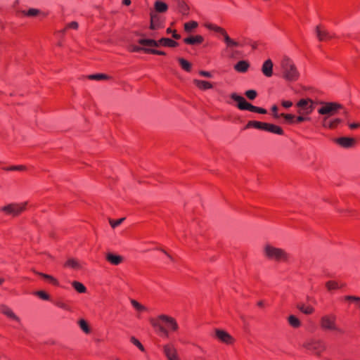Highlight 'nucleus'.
<instances>
[{
    "label": "nucleus",
    "mask_w": 360,
    "mask_h": 360,
    "mask_svg": "<svg viewBox=\"0 0 360 360\" xmlns=\"http://www.w3.org/2000/svg\"><path fill=\"white\" fill-rule=\"evenodd\" d=\"M72 285L78 292L84 293L86 291V287L80 282L73 281Z\"/></svg>",
    "instance_id": "32"
},
{
    "label": "nucleus",
    "mask_w": 360,
    "mask_h": 360,
    "mask_svg": "<svg viewBox=\"0 0 360 360\" xmlns=\"http://www.w3.org/2000/svg\"><path fill=\"white\" fill-rule=\"evenodd\" d=\"M264 255L266 258L276 262H287L288 259V254L284 250L270 244L264 245Z\"/></svg>",
    "instance_id": "3"
},
{
    "label": "nucleus",
    "mask_w": 360,
    "mask_h": 360,
    "mask_svg": "<svg viewBox=\"0 0 360 360\" xmlns=\"http://www.w3.org/2000/svg\"><path fill=\"white\" fill-rule=\"evenodd\" d=\"M146 46H143V47H140L136 45H131L129 47V50L133 52H139L141 51H144V49H147L145 47Z\"/></svg>",
    "instance_id": "46"
},
{
    "label": "nucleus",
    "mask_w": 360,
    "mask_h": 360,
    "mask_svg": "<svg viewBox=\"0 0 360 360\" xmlns=\"http://www.w3.org/2000/svg\"><path fill=\"white\" fill-rule=\"evenodd\" d=\"M342 120L341 118H334L329 122H327V117H324L323 118V127L329 128V129H335L336 128L341 122Z\"/></svg>",
    "instance_id": "19"
},
{
    "label": "nucleus",
    "mask_w": 360,
    "mask_h": 360,
    "mask_svg": "<svg viewBox=\"0 0 360 360\" xmlns=\"http://www.w3.org/2000/svg\"><path fill=\"white\" fill-rule=\"evenodd\" d=\"M335 315H325L321 318L320 326L323 330L342 333L343 330L336 325Z\"/></svg>",
    "instance_id": "8"
},
{
    "label": "nucleus",
    "mask_w": 360,
    "mask_h": 360,
    "mask_svg": "<svg viewBox=\"0 0 360 360\" xmlns=\"http://www.w3.org/2000/svg\"><path fill=\"white\" fill-rule=\"evenodd\" d=\"M250 67V63L246 60H240L234 65V69L239 72H245Z\"/></svg>",
    "instance_id": "22"
},
{
    "label": "nucleus",
    "mask_w": 360,
    "mask_h": 360,
    "mask_svg": "<svg viewBox=\"0 0 360 360\" xmlns=\"http://www.w3.org/2000/svg\"><path fill=\"white\" fill-rule=\"evenodd\" d=\"M150 323L165 337L169 336V330L176 331L179 328L176 321L172 316L166 314H160L156 319L153 318L150 319Z\"/></svg>",
    "instance_id": "2"
},
{
    "label": "nucleus",
    "mask_w": 360,
    "mask_h": 360,
    "mask_svg": "<svg viewBox=\"0 0 360 360\" xmlns=\"http://www.w3.org/2000/svg\"><path fill=\"white\" fill-rule=\"evenodd\" d=\"M303 347L317 355H320L326 349L323 342L317 339H309L306 340L303 344Z\"/></svg>",
    "instance_id": "11"
},
{
    "label": "nucleus",
    "mask_w": 360,
    "mask_h": 360,
    "mask_svg": "<svg viewBox=\"0 0 360 360\" xmlns=\"http://www.w3.org/2000/svg\"><path fill=\"white\" fill-rule=\"evenodd\" d=\"M267 131L278 135L283 134V130L280 127L273 124H269V128L267 129Z\"/></svg>",
    "instance_id": "29"
},
{
    "label": "nucleus",
    "mask_w": 360,
    "mask_h": 360,
    "mask_svg": "<svg viewBox=\"0 0 360 360\" xmlns=\"http://www.w3.org/2000/svg\"><path fill=\"white\" fill-rule=\"evenodd\" d=\"M271 110H272V111H273V112H274L273 116H274L275 118L278 119V118H279V117H281V114H278V112H277V111H278V107H277L276 105H274V106L272 107Z\"/></svg>",
    "instance_id": "49"
},
{
    "label": "nucleus",
    "mask_w": 360,
    "mask_h": 360,
    "mask_svg": "<svg viewBox=\"0 0 360 360\" xmlns=\"http://www.w3.org/2000/svg\"><path fill=\"white\" fill-rule=\"evenodd\" d=\"M34 295H37L38 297H39L41 299H42L44 300H49V295L44 291H41V290L37 291L34 292Z\"/></svg>",
    "instance_id": "42"
},
{
    "label": "nucleus",
    "mask_w": 360,
    "mask_h": 360,
    "mask_svg": "<svg viewBox=\"0 0 360 360\" xmlns=\"http://www.w3.org/2000/svg\"><path fill=\"white\" fill-rule=\"evenodd\" d=\"M89 79L94 80H101L105 79L108 78V76L104 74H96V75H89Z\"/></svg>",
    "instance_id": "38"
},
{
    "label": "nucleus",
    "mask_w": 360,
    "mask_h": 360,
    "mask_svg": "<svg viewBox=\"0 0 360 360\" xmlns=\"http://www.w3.org/2000/svg\"><path fill=\"white\" fill-rule=\"evenodd\" d=\"M0 311L2 314L10 318L11 319L20 323V319L13 311V310L6 305L0 307Z\"/></svg>",
    "instance_id": "18"
},
{
    "label": "nucleus",
    "mask_w": 360,
    "mask_h": 360,
    "mask_svg": "<svg viewBox=\"0 0 360 360\" xmlns=\"http://www.w3.org/2000/svg\"><path fill=\"white\" fill-rule=\"evenodd\" d=\"M27 204L26 202L21 203H8L1 207L0 210L7 215L15 217L20 215L26 209Z\"/></svg>",
    "instance_id": "7"
},
{
    "label": "nucleus",
    "mask_w": 360,
    "mask_h": 360,
    "mask_svg": "<svg viewBox=\"0 0 360 360\" xmlns=\"http://www.w3.org/2000/svg\"><path fill=\"white\" fill-rule=\"evenodd\" d=\"M254 121H249L245 126V129H248L250 127H254Z\"/></svg>",
    "instance_id": "57"
},
{
    "label": "nucleus",
    "mask_w": 360,
    "mask_h": 360,
    "mask_svg": "<svg viewBox=\"0 0 360 360\" xmlns=\"http://www.w3.org/2000/svg\"><path fill=\"white\" fill-rule=\"evenodd\" d=\"M257 305H258L259 307H263L264 303H263V302H262V301H259V302H257Z\"/></svg>",
    "instance_id": "61"
},
{
    "label": "nucleus",
    "mask_w": 360,
    "mask_h": 360,
    "mask_svg": "<svg viewBox=\"0 0 360 360\" xmlns=\"http://www.w3.org/2000/svg\"><path fill=\"white\" fill-rule=\"evenodd\" d=\"M198 24L195 21H191L184 24V30L187 32H190L192 30L196 28Z\"/></svg>",
    "instance_id": "34"
},
{
    "label": "nucleus",
    "mask_w": 360,
    "mask_h": 360,
    "mask_svg": "<svg viewBox=\"0 0 360 360\" xmlns=\"http://www.w3.org/2000/svg\"><path fill=\"white\" fill-rule=\"evenodd\" d=\"M144 52L161 56L165 55V53L162 51H158L152 49H144Z\"/></svg>",
    "instance_id": "44"
},
{
    "label": "nucleus",
    "mask_w": 360,
    "mask_h": 360,
    "mask_svg": "<svg viewBox=\"0 0 360 360\" xmlns=\"http://www.w3.org/2000/svg\"><path fill=\"white\" fill-rule=\"evenodd\" d=\"M123 4L126 6H129L131 4V0H123Z\"/></svg>",
    "instance_id": "60"
},
{
    "label": "nucleus",
    "mask_w": 360,
    "mask_h": 360,
    "mask_svg": "<svg viewBox=\"0 0 360 360\" xmlns=\"http://www.w3.org/2000/svg\"><path fill=\"white\" fill-rule=\"evenodd\" d=\"M321 108L318 109L319 114L324 115L327 118L335 115L338 110L344 109L343 106L336 102H320Z\"/></svg>",
    "instance_id": "5"
},
{
    "label": "nucleus",
    "mask_w": 360,
    "mask_h": 360,
    "mask_svg": "<svg viewBox=\"0 0 360 360\" xmlns=\"http://www.w3.org/2000/svg\"><path fill=\"white\" fill-rule=\"evenodd\" d=\"M193 82L200 89L205 90L207 89H211L212 87V85L210 82L206 81L194 79Z\"/></svg>",
    "instance_id": "25"
},
{
    "label": "nucleus",
    "mask_w": 360,
    "mask_h": 360,
    "mask_svg": "<svg viewBox=\"0 0 360 360\" xmlns=\"http://www.w3.org/2000/svg\"><path fill=\"white\" fill-rule=\"evenodd\" d=\"M315 32L318 39L321 41H326L334 37V35L330 34L328 30L322 29L320 25L316 27Z\"/></svg>",
    "instance_id": "14"
},
{
    "label": "nucleus",
    "mask_w": 360,
    "mask_h": 360,
    "mask_svg": "<svg viewBox=\"0 0 360 360\" xmlns=\"http://www.w3.org/2000/svg\"><path fill=\"white\" fill-rule=\"evenodd\" d=\"M215 335L221 342L230 345L234 342V338L225 330L215 329Z\"/></svg>",
    "instance_id": "12"
},
{
    "label": "nucleus",
    "mask_w": 360,
    "mask_h": 360,
    "mask_svg": "<svg viewBox=\"0 0 360 360\" xmlns=\"http://www.w3.org/2000/svg\"><path fill=\"white\" fill-rule=\"evenodd\" d=\"M335 142L340 146L349 148H352L355 143V139L349 137H340L335 139Z\"/></svg>",
    "instance_id": "16"
},
{
    "label": "nucleus",
    "mask_w": 360,
    "mask_h": 360,
    "mask_svg": "<svg viewBox=\"0 0 360 360\" xmlns=\"http://www.w3.org/2000/svg\"><path fill=\"white\" fill-rule=\"evenodd\" d=\"M139 43L142 46L149 47H158L160 45H163L169 47H175L178 43L169 38H162L158 41L150 39H141L139 40Z\"/></svg>",
    "instance_id": "9"
},
{
    "label": "nucleus",
    "mask_w": 360,
    "mask_h": 360,
    "mask_svg": "<svg viewBox=\"0 0 360 360\" xmlns=\"http://www.w3.org/2000/svg\"><path fill=\"white\" fill-rule=\"evenodd\" d=\"M310 117L304 115H299V116L297 117L295 122H302L306 120H309Z\"/></svg>",
    "instance_id": "47"
},
{
    "label": "nucleus",
    "mask_w": 360,
    "mask_h": 360,
    "mask_svg": "<svg viewBox=\"0 0 360 360\" xmlns=\"http://www.w3.org/2000/svg\"><path fill=\"white\" fill-rule=\"evenodd\" d=\"M155 9L158 13H165L168 9V6L163 1H156L154 4Z\"/></svg>",
    "instance_id": "23"
},
{
    "label": "nucleus",
    "mask_w": 360,
    "mask_h": 360,
    "mask_svg": "<svg viewBox=\"0 0 360 360\" xmlns=\"http://www.w3.org/2000/svg\"><path fill=\"white\" fill-rule=\"evenodd\" d=\"M326 286L328 290H335L340 288L339 283L334 281H328Z\"/></svg>",
    "instance_id": "35"
},
{
    "label": "nucleus",
    "mask_w": 360,
    "mask_h": 360,
    "mask_svg": "<svg viewBox=\"0 0 360 360\" xmlns=\"http://www.w3.org/2000/svg\"><path fill=\"white\" fill-rule=\"evenodd\" d=\"M155 16L153 15H151V20H150V28L151 30H155L158 28V25L154 22Z\"/></svg>",
    "instance_id": "50"
},
{
    "label": "nucleus",
    "mask_w": 360,
    "mask_h": 360,
    "mask_svg": "<svg viewBox=\"0 0 360 360\" xmlns=\"http://www.w3.org/2000/svg\"><path fill=\"white\" fill-rule=\"evenodd\" d=\"M296 307L300 311H302L304 314H311L314 311L312 307H306L303 303H298Z\"/></svg>",
    "instance_id": "24"
},
{
    "label": "nucleus",
    "mask_w": 360,
    "mask_h": 360,
    "mask_svg": "<svg viewBox=\"0 0 360 360\" xmlns=\"http://www.w3.org/2000/svg\"><path fill=\"white\" fill-rule=\"evenodd\" d=\"M163 352L168 360H179L177 356V351L172 345H164Z\"/></svg>",
    "instance_id": "15"
},
{
    "label": "nucleus",
    "mask_w": 360,
    "mask_h": 360,
    "mask_svg": "<svg viewBox=\"0 0 360 360\" xmlns=\"http://www.w3.org/2000/svg\"><path fill=\"white\" fill-rule=\"evenodd\" d=\"M205 26L207 29L219 34L222 37V39L226 44L227 48L233 49L242 46V44L238 41L231 39L224 28L212 23H205Z\"/></svg>",
    "instance_id": "4"
},
{
    "label": "nucleus",
    "mask_w": 360,
    "mask_h": 360,
    "mask_svg": "<svg viewBox=\"0 0 360 360\" xmlns=\"http://www.w3.org/2000/svg\"><path fill=\"white\" fill-rule=\"evenodd\" d=\"M297 113L308 117L314 109V102L310 98L300 99L296 104Z\"/></svg>",
    "instance_id": "10"
},
{
    "label": "nucleus",
    "mask_w": 360,
    "mask_h": 360,
    "mask_svg": "<svg viewBox=\"0 0 360 360\" xmlns=\"http://www.w3.org/2000/svg\"><path fill=\"white\" fill-rule=\"evenodd\" d=\"M172 37L176 39H180L181 36L179 34H178L176 31H174L173 32V34H172Z\"/></svg>",
    "instance_id": "58"
},
{
    "label": "nucleus",
    "mask_w": 360,
    "mask_h": 360,
    "mask_svg": "<svg viewBox=\"0 0 360 360\" xmlns=\"http://www.w3.org/2000/svg\"><path fill=\"white\" fill-rule=\"evenodd\" d=\"M65 266L70 267L75 269H79L81 268V265L77 259L70 258L65 263Z\"/></svg>",
    "instance_id": "26"
},
{
    "label": "nucleus",
    "mask_w": 360,
    "mask_h": 360,
    "mask_svg": "<svg viewBox=\"0 0 360 360\" xmlns=\"http://www.w3.org/2000/svg\"><path fill=\"white\" fill-rule=\"evenodd\" d=\"M281 116L283 117L288 123H292L295 121V116L293 115L282 113Z\"/></svg>",
    "instance_id": "40"
},
{
    "label": "nucleus",
    "mask_w": 360,
    "mask_h": 360,
    "mask_svg": "<svg viewBox=\"0 0 360 360\" xmlns=\"http://www.w3.org/2000/svg\"><path fill=\"white\" fill-rule=\"evenodd\" d=\"M347 124L351 129H355L360 127V123L359 122H349V121H347Z\"/></svg>",
    "instance_id": "48"
},
{
    "label": "nucleus",
    "mask_w": 360,
    "mask_h": 360,
    "mask_svg": "<svg viewBox=\"0 0 360 360\" xmlns=\"http://www.w3.org/2000/svg\"><path fill=\"white\" fill-rule=\"evenodd\" d=\"M4 169L6 171H24L26 169V167L24 165H16L9 167H4Z\"/></svg>",
    "instance_id": "37"
},
{
    "label": "nucleus",
    "mask_w": 360,
    "mask_h": 360,
    "mask_svg": "<svg viewBox=\"0 0 360 360\" xmlns=\"http://www.w3.org/2000/svg\"><path fill=\"white\" fill-rule=\"evenodd\" d=\"M269 124L266 122H262V126L260 129L264 130L267 131V129L269 128Z\"/></svg>",
    "instance_id": "55"
},
{
    "label": "nucleus",
    "mask_w": 360,
    "mask_h": 360,
    "mask_svg": "<svg viewBox=\"0 0 360 360\" xmlns=\"http://www.w3.org/2000/svg\"><path fill=\"white\" fill-rule=\"evenodd\" d=\"M288 321L289 324L293 328H299L301 326L300 321L294 315L289 316Z\"/></svg>",
    "instance_id": "28"
},
{
    "label": "nucleus",
    "mask_w": 360,
    "mask_h": 360,
    "mask_svg": "<svg viewBox=\"0 0 360 360\" xmlns=\"http://www.w3.org/2000/svg\"><path fill=\"white\" fill-rule=\"evenodd\" d=\"M204 40V38L201 35L196 36H191L189 37L185 38L184 41L188 44H201Z\"/></svg>",
    "instance_id": "21"
},
{
    "label": "nucleus",
    "mask_w": 360,
    "mask_h": 360,
    "mask_svg": "<svg viewBox=\"0 0 360 360\" xmlns=\"http://www.w3.org/2000/svg\"><path fill=\"white\" fill-rule=\"evenodd\" d=\"M282 105L284 108H288L292 105V103L291 101H283Z\"/></svg>",
    "instance_id": "54"
},
{
    "label": "nucleus",
    "mask_w": 360,
    "mask_h": 360,
    "mask_svg": "<svg viewBox=\"0 0 360 360\" xmlns=\"http://www.w3.org/2000/svg\"><path fill=\"white\" fill-rule=\"evenodd\" d=\"M36 274L37 275L41 276L42 278L48 280L49 282H51V283H53L55 285H59V283H58V280L56 278H53L51 275L45 274L40 273V272H36Z\"/></svg>",
    "instance_id": "30"
},
{
    "label": "nucleus",
    "mask_w": 360,
    "mask_h": 360,
    "mask_svg": "<svg viewBox=\"0 0 360 360\" xmlns=\"http://www.w3.org/2000/svg\"><path fill=\"white\" fill-rule=\"evenodd\" d=\"M105 259L112 265H119L124 261V257L121 255L108 252L105 254Z\"/></svg>",
    "instance_id": "13"
},
{
    "label": "nucleus",
    "mask_w": 360,
    "mask_h": 360,
    "mask_svg": "<svg viewBox=\"0 0 360 360\" xmlns=\"http://www.w3.org/2000/svg\"><path fill=\"white\" fill-rule=\"evenodd\" d=\"M58 307L60 308H62V309H68V306L63 302H56L55 303Z\"/></svg>",
    "instance_id": "53"
},
{
    "label": "nucleus",
    "mask_w": 360,
    "mask_h": 360,
    "mask_svg": "<svg viewBox=\"0 0 360 360\" xmlns=\"http://www.w3.org/2000/svg\"><path fill=\"white\" fill-rule=\"evenodd\" d=\"M79 326L81 329L86 333H89L90 332V329L84 320H80L79 321Z\"/></svg>",
    "instance_id": "39"
},
{
    "label": "nucleus",
    "mask_w": 360,
    "mask_h": 360,
    "mask_svg": "<svg viewBox=\"0 0 360 360\" xmlns=\"http://www.w3.org/2000/svg\"><path fill=\"white\" fill-rule=\"evenodd\" d=\"M162 252H164L172 261H174V259L173 257L169 255L166 251H165L164 250L161 249L160 250Z\"/></svg>",
    "instance_id": "59"
},
{
    "label": "nucleus",
    "mask_w": 360,
    "mask_h": 360,
    "mask_svg": "<svg viewBox=\"0 0 360 360\" xmlns=\"http://www.w3.org/2000/svg\"><path fill=\"white\" fill-rule=\"evenodd\" d=\"M273 67L274 64L271 59L265 60L262 66V73L267 77H270L273 75Z\"/></svg>",
    "instance_id": "17"
},
{
    "label": "nucleus",
    "mask_w": 360,
    "mask_h": 360,
    "mask_svg": "<svg viewBox=\"0 0 360 360\" xmlns=\"http://www.w3.org/2000/svg\"><path fill=\"white\" fill-rule=\"evenodd\" d=\"M199 74L201 76H203V77H209V78L212 77V74L210 72L201 70V71L199 72Z\"/></svg>",
    "instance_id": "52"
},
{
    "label": "nucleus",
    "mask_w": 360,
    "mask_h": 360,
    "mask_svg": "<svg viewBox=\"0 0 360 360\" xmlns=\"http://www.w3.org/2000/svg\"><path fill=\"white\" fill-rule=\"evenodd\" d=\"M278 68L281 77L287 82L297 81L300 76L295 63L287 56L280 60Z\"/></svg>",
    "instance_id": "1"
},
{
    "label": "nucleus",
    "mask_w": 360,
    "mask_h": 360,
    "mask_svg": "<svg viewBox=\"0 0 360 360\" xmlns=\"http://www.w3.org/2000/svg\"><path fill=\"white\" fill-rule=\"evenodd\" d=\"M124 219H125V218H121L120 219L114 221V220L110 219H109V223H110V224L111 225V226L112 228H115L117 226H119L120 224H121L124 221Z\"/></svg>",
    "instance_id": "41"
},
{
    "label": "nucleus",
    "mask_w": 360,
    "mask_h": 360,
    "mask_svg": "<svg viewBox=\"0 0 360 360\" xmlns=\"http://www.w3.org/2000/svg\"><path fill=\"white\" fill-rule=\"evenodd\" d=\"M23 13L27 16H36L41 13L40 10L37 8H30L27 12L23 11Z\"/></svg>",
    "instance_id": "36"
},
{
    "label": "nucleus",
    "mask_w": 360,
    "mask_h": 360,
    "mask_svg": "<svg viewBox=\"0 0 360 360\" xmlns=\"http://www.w3.org/2000/svg\"><path fill=\"white\" fill-rule=\"evenodd\" d=\"M178 60H179V63H180V65H181V68H182L184 70H186V71H187V72L191 71V64L188 61H187L186 60H185V59H184V58H179L178 59Z\"/></svg>",
    "instance_id": "33"
},
{
    "label": "nucleus",
    "mask_w": 360,
    "mask_h": 360,
    "mask_svg": "<svg viewBox=\"0 0 360 360\" xmlns=\"http://www.w3.org/2000/svg\"><path fill=\"white\" fill-rule=\"evenodd\" d=\"M343 114L345 115L346 117H348V112L347 110L344 109Z\"/></svg>",
    "instance_id": "62"
},
{
    "label": "nucleus",
    "mask_w": 360,
    "mask_h": 360,
    "mask_svg": "<svg viewBox=\"0 0 360 360\" xmlns=\"http://www.w3.org/2000/svg\"><path fill=\"white\" fill-rule=\"evenodd\" d=\"M346 301L354 303L358 307L360 308V297L354 295H346L343 297Z\"/></svg>",
    "instance_id": "31"
},
{
    "label": "nucleus",
    "mask_w": 360,
    "mask_h": 360,
    "mask_svg": "<svg viewBox=\"0 0 360 360\" xmlns=\"http://www.w3.org/2000/svg\"><path fill=\"white\" fill-rule=\"evenodd\" d=\"M254 128L260 129L262 126V122L258 121H254Z\"/></svg>",
    "instance_id": "56"
},
{
    "label": "nucleus",
    "mask_w": 360,
    "mask_h": 360,
    "mask_svg": "<svg viewBox=\"0 0 360 360\" xmlns=\"http://www.w3.org/2000/svg\"><path fill=\"white\" fill-rule=\"evenodd\" d=\"M340 288L345 286L344 283H339Z\"/></svg>",
    "instance_id": "64"
},
{
    "label": "nucleus",
    "mask_w": 360,
    "mask_h": 360,
    "mask_svg": "<svg viewBox=\"0 0 360 360\" xmlns=\"http://www.w3.org/2000/svg\"><path fill=\"white\" fill-rule=\"evenodd\" d=\"M131 342L136 345L141 351H144V347L141 343L134 337L131 338Z\"/></svg>",
    "instance_id": "43"
},
{
    "label": "nucleus",
    "mask_w": 360,
    "mask_h": 360,
    "mask_svg": "<svg viewBox=\"0 0 360 360\" xmlns=\"http://www.w3.org/2000/svg\"><path fill=\"white\" fill-rule=\"evenodd\" d=\"M245 96L250 100H253L257 96V92L255 90H248L245 92Z\"/></svg>",
    "instance_id": "45"
},
{
    "label": "nucleus",
    "mask_w": 360,
    "mask_h": 360,
    "mask_svg": "<svg viewBox=\"0 0 360 360\" xmlns=\"http://www.w3.org/2000/svg\"><path fill=\"white\" fill-rule=\"evenodd\" d=\"M67 27L69 28L77 30L79 27V25L77 22L73 21L69 23Z\"/></svg>",
    "instance_id": "51"
},
{
    "label": "nucleus",
    "mask_w": 360,
    "mask_h": 360,
    "mask_svg": "<svg viewBox=\"0 0 360 360\" xmlns=\"http://www.w3.org/2000/svg\"><path fill=\"white\" fill-rule=\"evenodd\" d=\"M173 32H174V31H172L171 28H167V33H172V32L173 33Z\"/></svg>",
    "instance_id": "63"
},
{
    "label": "nucleus",
    "mask_w": 360,
    "mask_h": 360,
    "mask_svg": "<svg viewBox=\"0 0 360 360\" xmlns=\"http://www.w3.org/2000/svg\"><path fill=\"white\" fill-rule=\"evenodd\" d=\"M130 302L134 308L139 312L146 311L148 310L147 307L134 299H131Z\"/></svg>",
    "instance_id": "27"
},
{
    "label": "nucleus",
    "mask_w": 360,
    "mask_h": 360,
    "mask_svg": "<svg viewBox=\"0 0 360 360\" xmlns=\"http://www.w3.org/2000/svg\"><path fill=\"white\" fill-rule=\"evenodd\" d=\"M231 97L238 103L237 106L240 110H248L251 112H255L261 114L266 113V110L265 109L252 105L248 103L243 97L236 94H232Z\"/></svg>",
    "instance_id": "6"
},
{
    "label": "nucleus",
    "mask_w": 360,
    "mask_h": 360,
    "mask_svg": "<svg viewBox=\"0 0 360 360\" xmlns=\"http://www.w3.org/2000/svg\"><path fill=\"white\" fill-rule=\"evenodd\" d=\"M176 5L177 9L182 15H187L189 12V7L185 0H173Z\"/></svg>",
    "instance_id": "20"
}]
</instances>
